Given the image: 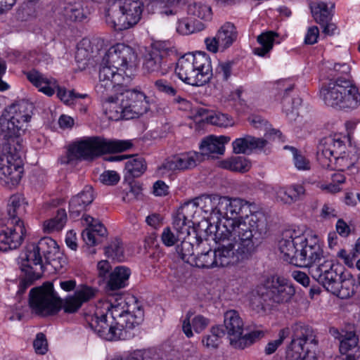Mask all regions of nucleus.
Masks as SVG:
<instances>
[{
  "mask_svg": "<svg viewBox=\"0 0 360 360\" xmlns=\"http://www.w3.org/2000/svg\"><path fill=\"white\" fill-rule=\"evenodd\" d=\"M215 232L253 251L267 233V222L262 212H250V204L241 198L221 196Z\"/></svg>",
  "mask_w": 360,
  "mask_h": 360,
  "instance_id": "nucleus-1",
  "label": "nucleus"
},
{
  "mask_svg": "<svg viewBox=\"0 0 360 360\" xmlns=\"http://www.w3.org/2000/svg\"><path fill=\"white\" fill-rule=\"evenodd\" d=\"M89 327L108 340L130 338L127 333L143 320V311L133 296L111 295L96 305L95 313L86 318Z\"/></svg>",
  "mask_w": 360,
  "mask_h": 360,
  "instance_id": "nucleus-2",
  "label": "nucleus"
},
{
  "mask_svg": "<svg viewBox=\"0 0 360 360\" xmlns=\"http://www.w3.org/2000/svg\"><path fill=\"white\" fill-rule=\"evenodd\" d=\"M33 109L31 103L22 100L10 105L0 117V172L12 185L20 182L23 168L20 153L11 146L10 140L25 131Z\"/></svg>",
  "mask_w": 360,
  "mask_h": 360,
  "instance_id": "nucleus-3",
  "label": "nucleus"
},
{
  "mask_svg": "<svg viewBox=\"0 0 360 360\" xmlns=\"http://www.w3.org/2000/svg\"><path fill=\"white\" fill-rule=\"evenodd\" d=\"M96 292L91 287L82 286L74 295L68 296L63 303V300L54 292L53 284L47 282L30 291L29 304L34 313L41 316L57 313L62 304L64 311L71 314L76 312L83 303L94 298Z\"/></svg>",
  "mask_w": 360,
  "mask_h": 360,
  "instance_id": "nucleus-4",
  "label": "nucleus"
},
{
  "mask_svg": "<svg viewBox=\"0 0 360 360\" xmlns=\"http://www.w3.org/2000/svg\"><path fill=\"white\" fill-rule=\"evenodd\" d=\"M43 257L47 264L56 260L65 262L59 246L51 238L44 237L37 243L28 245L20 256V269L25 273V278L20 283L22 290H25L34 281L41 278L43 273Z\"/></svg>",
  "mask_w": 360,
  "mask_h": 360,
  "instance_id": "nucleus-5",
  "label": "nucleus"
},
{
  "mask_svg": "<svg viewBox=\"0 0 360 360\" xmlns=\"http://www.w3.org/2000/svg\"><path fill=\"white\" fill-rule=\"evenodd\" d=\"M283 259L300 267L317 266L323 257V250L315 241H309L304 235H297L295 231H287L278 242Z\"/></svg>",
  "mask_w": 360,
  "mask_h": 360,
  "instance_id": "nucleus-6",
  "label": "nucleus"
},
{
  "mask_svg": "<svg viewBox=\"0 0 360 360\" xmlns=\"http://www.w3.org/2000/svg\"><path fill=\"white\" fill-rule=\"evenodd\" d=\"M214 240L217 244L215 249L195 256L192 265L202 269L235 265L248 259L255 252L217 232Z\"/></svg>",
  "mask_w": 360,
  "mask_h": 360,
  "instance_id": "nucleus-7",
  "label": "nucleus"
},
{
  "mask_svg": "<svg viewBox=\"0 0 360 360\" xmlns=\"http://www.w3.org/2000/svg\"><path fill=\"white\" fill-rule=\"evenodd\" d=\"M27 202L20 194L10 197L6 207V228L0 231V251L6 252L19 248L27 231L22 217L26 213Z\"/></svg>",
  "mask_w": 360,
  "mask_h": 360,
  "instance_id": "nucleus-8",
  "label": "nucleus"
},
{
  "mask_svg": "<svg viewBox=\"0 0 360 360\" xmlns=\"http://www.w3.org/2000/svg\"><path fill=\"white\" fill-rule=\"evenodd\" d=\"M131 146L130 141L87 137L70 146L67 155L61 158L60 162L61 164H70L76 160H92L104 153L123 152Z\"/></svg>",
  "mask_w": 360,
  "mask_h": 360,
  "instance_id": "nucleus-9",
  "label": "nucleus"
},
{
  "mask_svg": "<svg viewBox=\"0 0 360 360\" xmlns=\"http://www.w3.org/2000/svg\"><path fill=\"white\" fill-rule=\"evenodd\" d=\"M311 276L328 292L341 299L350 297L354 293V281L343 267L331 260H324L309 271Z\"/></svg>",
  "mask_w": 360,
  "mask_h": 360,
  "instance_id": "nucleus-10",
  "label": "nucleus"
},
{
  "mask_svg": "<svg viewBox=\"0 0 360 360\" xmlns=\"http://www.w3.org/2000/svg\"><path fill=\"white\" fill-rule=\"evenodd\" d=\"M175 72L188 84L202 86L210 81L212 75L210 58L204 52L186 53L179 59Z\"/></svg>",
  "mask_w": 360,
  "mask_h": 360,
  "instance_id": "nucleus-11",
  "label": "nucleus"
},
{
  "mask_svg": "<svg viewBox=\"0 0 360 360\" xmlns=\"http://www.w3.org/2000/svg\"><path fill=\"white\" fill-rule=\"evenodd\" d=\"M143 11L142 0H115L106 11L105 22L115 30H125L139 22Z\"/></svg>",
  "mask_w": 360,
  "mask_h": 360,
  "instance_id": "nucleus-12",
  "label": "nucleus"
},
{
  "mask_svg": "<svg viewBox=\"0 0 360 360\" xmlns=\"http://www.w3.org/2000/svg\"><path fill=\"white\" fill-rule=\"evenodd\" d=\"M224 327L231 345L236 349H243L264 336L262 330H254L243 335L244 323L238 311L229 310L224 313Z\"/></svg>",
  "mask_w": 360,
  "mask_h": 360,
  "instance_id": "nucleus-13",
  "label": "nucleus"
},
{
  "mask_svg": "<svg viewBox=\"0 0 360 360\" xmlns=\"http://www.w3.org/2000/svg\"><path fill=\"white\" fill-rule=\"evenodd\" d=\"M117 71L112 65L103 64L102 60L98 72L99 81L96 86V91L100 96L117 92L129 81V77H124Z\"/></svg>",
  "mask_w": 360,
  "mask_h": 360,
  "instance_id": "nucleus-14",
  "label": "nucleus"
},
{
  "mask_svg": "<svg viewBox=\"0 0 360 360\" xmlns=\"http://www.w3.org/2000/svg\"><path fill=\"white\" fill-rule=\"evenodd\" d=\"M27 79L44 94L51 96L57 89L58 97L65 103L69 104L75 98H84L85 95H76L73 91H67L65 89L58 86L56 80L53 78H47L45 75L32 70L27 73Z\"/></svg>",
  "mask_w": 360,
  "mask_h": 360,
  "instance_id": "nucleus-15",
  "label": "nucleus"
},
{
  "mask_svg": "<svg viewBox=\"0 0 360 360\" xmlns=\"http://www.w3.org/2000/svg\"><path fill=\"white\" fill-rule=\"evenodd\" d=\"M125 109V120L139 117L150 110L146 96L136 89H125L120 95Z\"/></svg>",
  "mask_w": 360,
  "mask_h": 360,
  "instance_id": "nucleus-16",
  "label": "nucleus"
},
{
  "mask_svg": "<svg viewBox=\"0 0 360 360\" xmlns=\"http://www.w3.org/2000/svg\"><path fill=\"white\" fill-rule=\"evenodd\" d=\"M135 59V52L130 46L117 44L108 50L102 60L103 64H109L116 70L122 71L127 69Z\"/></svg>",
  "mask_w": 360,
  "mask_h": 360,
  "instance_id": "nucleus-17",
  "label": "nucleus"
},
{
  "mask_svg": "<svg viewBox=\"0 0 360 360\" xmlns=\"http://www.w3.org/2000/svg\"><path fill=\"white\" fill-rule=\"evenodd\" d=\"M292 332V340L288 349L296 352H306L309 350L305 347L306 345H316L317 340L314 330L311 327L303 323H296L291 326L290 332Z\"/></svg>",
  "mask_w": 360,
  "mask_h": 360,
  "instance_id": "nucleus-18",
  "label": "nucleus"
},
{
  "mask_svg": "<svg viewBox=\"0 0 360 360\" xmlns=\"http://www.w3.org/2000/svg\"><path fill=\"white\" fill-rule=\"evenodd\" d=\"M335 136L323 138L318 146L317 160L323 168L333 169V162H343L346 158L341 155V151L335 150Z\"/></svg>",
  "mask_w": 360,
  "mask_h": 360,
  "instance_id": "nucleus-19",
  "label": "nucleus"
},
{
  "mask_svg": "<svg viewBox=\"0 0 360 360\" xmlns=\"http://www.w3.org/2000/svg\"><path fill=\"white\" fill-rule=\"evenodd\" d=\"M58 15L63 16L65 21L82 22L89 14L86 3L82 0L74 1H58V8L55 10Z\"/></svg>",
  "mask_w": 360,
  "mask_h": 360,
  "instance_id": "nucleus-20",
  "label": "nucleus"
},
{
  "mask_svg": "<svg viewBox=\"0 0 360 360\" xmlns=\"http://www.w3.org/2000/svg\"><path fill=\"white\" fill-rule=\"evenodd\" d=\"M344 90L342 86V77L330 79L320 89V96L328 106L342 109L341 93Z\"/></svg>",
  "mask_w": 360,
  "mask_h": 360,
  "instance_id": "nucleus-21",
  "label": "nucleus"
},
{
  "mask_svg": "<svg viewBox=\"0 0 360 360\" xmlns=\"http://www.w3.org/2000/svg\"><path fill=\"white\" fill-rule=\"evenodd\" d=\"M295 293V289L293 285L282 277L273 279L267 292L269 298L276 303L290 301Z\"/></svg>",
  "mask_w": 360,
  "mask_h": 360,
  "instance_id": "nucleus-22",
  "label": "nucleus"
},
{
  "mask_svg": "<svg viewBox=\"0 0 360 360\" xmlns=\"http://www.w3.org/2000/svg\"><path fill=\"white\" fill-rule=\"evenodd\" d=\"M221 196L218 195H202L193 200L186 202L191 212H195L197 207H200L205 213L210 214L212 219H218V207L221 202Z\"/></svg>",
  "mask_w": 360,
  "mask_h": 360,
  "instance_id": "nucleus-23",
  "label": "nucleus"
},
{
  "mask_svg": "<svg viewBox=\"0 0 360 360\" xmlns=\"http://www.w3.org/2000/svg\"><path fill=\"white\" fill-rule=\"evenodd\" d=\"M230 141V137L226 136H210L203 139L200 143V154L202 155V161L204 156L214 158L218 155H223L225 150V144Z\"/></svg>",
  "mask_w": 360,
  "mask_h": 360,
  "instance_id": "nucleus-24",
  "label": "nucleus"
},
{
  "mask_svg": "<svg viewBox=\"0 0 360 360\" xmlns=\"http://www.w3.org/2000/svg\"><path fill=\"white\" fill-rule=\"evenodd\" d=\"M94 199L92 186H85L83 190L74 195L69 202V211L71 216L78 217L86 207L91 205Z\"/></svg>",
  "mask_w": 360,
  "mask_h": 360,
  "instance_id": "nucleus-25",
  "label": "nucleus"
},
{
  "mask_svg": "<svg viewBox=\"0 0 360 360\" xmlns=\"http://www.w3.org/2000/svg\"><path fill=\"white\" fill-rule=\"evenodd\" d=\"M342 109L354 110L360 105V93L349 78L342 77Z\"/></svg>",
  "mask_w": 360,
  "mask_h": 360,
  "instance_id": "nucleus-26",
  "label": "nucleus"
},
{
  "mask_svg": "<svg viewBox=\"0 0 360 360\" xmlns=\"http://www.w3.org/2000/svg\"><path fill=\"white\" fill-rule=\"evenodd\" d=\"M165 53L160 50L154 49L148 51L144 57L143 69L149 73L160 72L164 75L166 72Z\"/></svg>",
  "mask_w": 360,
  "mask_h": 360,
  "instance_id": "nucleus-27",
  "label": "nucleus"
},
{
  "mask_svg": "<svg viewBox=\"0 0 360 360\" xmlns=\"http://www.w3.org/2000/svg\"><path fill=\"white\" fill-rule=\"evenodd\" d=\"M112 93L104 96H100L103 101V108L108 118L113 120L125 119V109L123 108V102L120 97H113Z\"/></svg>",
  "mask_w": 360,
  "mask_h": 360,
  "instance_id": "nucleus-28",
  "label": "nucleus"
},
{
  "mask_svg": "<svg viewBox=\"0 0 360 360\" xmlns=\"http://www.w3.org/2000/svg\"><path fill=\"white\" fill-rule=\"evenodd\" d=\"M188 205L184 203L178 210L173 219V227L181 236L189 235V228L191 226V218L193 212L189 210Z\"/></svg>",
  "mask_w": 360,
  "mask_h": 360,
  "instance_id": "nucleus-29",
  "label": "nucleus"
},
{
  "mask_svg": "<svg viewBox=\"0 0 360 360\" xmlns=\"http://www.w3.org/2000/svg\"><path fill=\"white\" fill-rule=\"evenodd\" d=\"M304 193L305 189L301 184L280 187L276 191L277 200L285 204H292L300 200Z\"/></svg>",
  "mask_w": 360,
  "mask_h": 360,
  "instance_id": "nucleus-30",
  "label": "nucleus"
},
{
  "mask_svg": "<svg viewBox=\"0 0 360 360\" xmlns=\"http://www.w3.org/2000/svg\"><path fill=\"white\" fill-rule=\"evenodd\" d=\"M130 276L129 269L124 266H117L110 272V278L106 283L108 290H116L124 288Z\"/></svg>",
  "mask_w": 360,
  "mask_h": 360,
  "instance_id": "nucleus-31",
  "label": "nucleus"
},
{
  "mask_svg": "<svg viewBox=\"0 0 360 360\" xmlns=\"http://www.w3.org/2000/svg\"><path fill=\"white\" fill-rule=\"evenodd\" d=\"M238 37V32L233 24L231 22L224 23L217 33V39L219 41L221 51H224L229 48Z\"/></svg>",
  "mask_w": 360,
  "mask_h": 360,
  "instance_id": "nucleus-32",
  "label": "nucleus"
},
{
  "mask_svg": "<svg viewBox=\"0 0 360 360\" xmlns=\"http://www.w3.org/2000/svg\"><path fill=\"white\" fill-rule=\"evenodd\" d=\"M146 169V164L143 158L136 157L128 160L125 164L124 179L133 180L141 176Z\"/></svg>",
  "mask_w": 360,
  "mask_h": 360,
  "instance_id": "nucleus-33",
  "label": "nucleus"
},
{
  "mask_svg": "<svg viewBox=\"0 0 360 360\" xmlns=\"http://www.w3.org/2000/svg\"><path fill=\"white\" fill-rule=\"evenodd\" d=\"M276 37H278V34L274 32L270 31L262 33L257 39L259 46L254 48L253 53L259 56H265L273 49Z\"/></svg>",
  "mask_w": 360,
  "mask_h": 360,
  "instance_id": "nucleus-34",
  "label": "nucleus"
},
{
  "mask_svg": "<svg viewBox=\"0 0 360 360\" xmlns=\"http://www.w3.org/2000/svg\"><path fill=\"white\" fill-rule=\"evenodd\" d=\"M220 167L233 172H246L251 167L250 162L243 156H233L220 162Z\"/></svg>",
  "mask_w": 360,
  "mask_h": 360,
  "instance_id": "nucleus-35",
  "label": "nucleus"
},
{
  "mask_svg": "<svg viewBox=\"0 0 360 360\" xmlns=\"http://www.w3.org/2000/svg\"><path fill=\"white\" fill-rule=\"evenodd\" d=\"M285 82L281 81L278 83L279 89L284 91V98L283 99V110L285 112L286 115H289L290 113H292L294 110L297 108L302 103V99L300 97H295L290 98L286 95L289 91L293 89L292 85H288L285 86Z\"/></svg>",
  "mask_w": 360,
  "mask_h": 360,
  "instance_id": "nucleus-36",
  "label": "nucleus"
},
{
  "mask_svg": "<svg viewBox=\"0 0 360 360\" xmlns=\"http://www.w3.org/2000/svg\"><path fill=\"white\" fill-rule=\"evenodd\" d=\"M187 12L188 15L205 21L210 20L212 16L211 7L201 1L191 3Z\"/></svg>",
  "mask_w": 360,
  "mask_h": 360,
  "instance_id": "nucleus-37",
  "label": "nucleus"
},
{
  "mask_svg": "<svg viewBox=\"0 0 360 360\" xmlns=\"http://www.w3.org/2000/svg\"><path fill=\"white\" fill-rule=\"evenodd\" d=\"M311 13L316 22L319 24H326L331 20V11L328 4L324 1L314 4L311 7Z\"/></svg>",
  "mask_w": 360,
  "mask_h": 360,
  "instance_id": "nucleus-38",
  "label": "nucleus"
},
{
  "mask_svg": "<svg viewBox=\"0 0 360 360\" xmlns=\"http://www.w3.org/2000/svg\"><path fill=\"white\" fill-rule=\"evenodd\" d=\"M67 221V214L65 210H58L56 217L44 223V230L46 233L60 231Z\"/></svg>",
  "mask_w": 360,
  "mask_h": 360,
  "instance_id": "nucleus-39",
  "label": "nucleus"
},
{
  "mask_svg": "<svg viewBox=\"0 0 360 360\" xmlns=\"http://www.w3.org/2000/svg\"><path fill=\"white\" fill-rule=\"evenodd\" d=\"M225 335L223 326H213L210 330V334L205 335L202 340L204 346L207 348L216 349L220 343V338Z\"/></svg>",
  "mask_w": 360,
  "mask_h": 360,
  "instance_id": "nucleus-40",
  "label": "nucleus"
},
{
  "mask_svg": "<svg viewBox=\"0 0 360 360\" xmlns=\"http://www.w3.org/2000/svg\"><path fill=\"white\" fill-rule=\"evenodd\" d=\"M205 24L200 22H191L190 20L183 18L178 20L176 31L183 35H187L205 29Z\"/></svg>",
  "mask_w": 360,
  "mask_h": 360,
  "instance_id": "nucleus-41",
  "label": "nucleus"
},
{
  "mask_svg": "<svg viewBox=\"0 0 360 360\" xmlns=\"http://www.w3.org/2000/svg\"><path fill=\"white\" fill-rule=\"evenodd\" d=\"M359 338L354 332L346 333L340 342V352L342 354H353V349L358 346Z\"/></svg>",
  "mask_w": 360,
  "mask_h": 360,
  "instance_id": "nucleus-42",
  "label": "nucleus"
},
{
  "mask_svg": "<svg viewBox=\"0 0 360 360\" xmlns=\"http://www.w3.org/2000/svg\"><path fill=\"white\" fill-rule=\"evenodd\" d=\"M177 155L184 171L191 169L202 162V155L198 152L190 151Z\"/></svg>",
  "mask_w": 360,
  "mask_h": 360,
  "instance_id": "nucleus-43",
  "label": "nucleus"
},
{
  "mask_svg": "<svg viewBox=\"0 0 360 360\" xmlns=\"http://www.w3.org/2000/svg\"><path fill=\"white\" fill-rule=\"evenodd\" d=\"M105 254L112 260L122 262L124 259V248L122 243L119 239H115L105 248Z\"/></svg>",
  "mask_w": 360,
  "mask_h": 360,
  "instance_id": "nucleus-44",
  "label": "nucleus"
},
{
  "mask_svg": "<svg viewBox=\"0 0 360 360\" xmlns=\"http://www.w3.org/2000/svg\"><path fill=\"white\" fill-rule=\"evenodd\" d=\"M183 239L181 243L176 247V252L184 262L191 264L195 257L193 255V245L184 238Z\"/></svg>",
  "mask_w": 360,
  "mask_h": 360,
  "instance_id": "nucleus-45",
  "label": "nucleus"
},
{
  "mask_svg": "<svg viewBox=\"0 0 360 360\" xmlns=\"http://www.w3.org/2000/svg\"><path fill=\"white\" fill-rule=\"evenodd\" d=\"M129 183L127 187L122 193V198L124 202H130L135 199H137L141 194L142 188L140 185L136 183Z\"/></svg>",
  "mask_w": 360,
  "mask_h": 360,
  "instance_id": "nucleus-46",
  "label": "nucleus"
},
{
  "mask_svg": "<svg viewBox=\"0 0 360 360\" xmlns=\"http://www.w3.org/2000/svg\"><path fill=\"white\" fill-rule=\"evenodd\" d=\"M285 149H290L293 155V161L295 167L299 170L310 169L309 161L302 154L299 153L297 150L292 146H285Z\"/></svg>",
  "mask_w": 360,
  "mask_h": 360,
  "instance_id": "nucleus-47",
  "label": "nucleus"
},
{
  "mask_svg": "<svg viewBox=\"0 0 360 360\" xmlns=\"http://www.w3.org/2000/svg\"><path fill=\"white\" fill-rule=\"evenodd\" d=\"M160 171H167L172 172H182L180 160L177 155L167 158L162 165L159 167Z\"/></svg>",
  "mask_w": 360,
  "mask_h": 360,
  "instance_id": "nucleus-48",
  "label": "nucleus"
},
{
  "mask_svg": "<svg viewBox=\"0 0 360 360\" xmlns=\"http://www.w3.org/2000/svg\"><path fill=\"white\" fill-rule=\"evenodd\" d=\"M290 328H285L280 330L278 333V339L269 342L264 349L266 354H271L274 353L277 348L283 343V340L289 335Z\"/></svg>",
  "mask_w": 360,
  "mask_h": 360,
  "instance_id": "nucleus-49",
  "label": "nucleus"
},
{
  "mask_svg": "<svg viewBox=\"0 0 360 360\" xmlns=\"http://www.w3.org/2000/svg\"><path fill=\"white\" fill-rule=\"evenodd\" d=\"M184 238L179 233L175 234L170 229V227H165L161 234V240L162 243L167 247H171L176 244L179 240Z\"/></svg>",
  "mask_w": 360,
  "mask_h": 360,
  "instance_id": "nucleus-50",
  "label": "nucleus"
},
{
  "mask_svg": "<svg viewBox=\"0 0 360 360\" xmlns=\"http://www.w3.org/2000/svg\"><path fill=\"white\" fill-rule=\"evenodd\" d=\"M184 1L185 0H160L161 4H165L163 6H160L161 10L160 13L167 16L174 15L177 14L179 11L177 5L181 1Z\"/></svg>",
  "mask_w": 360,
  "mask_h": 360,
  "instance_id": "nucleus-51",
  "label": "nucleus"
},
{
  "mask_svg": "<svg viewBox=\"0 0 360 360\" xmlns=\"http://www.w3.org/2000/svg\"><path fill=\"white\" fill-rule=\"evenodd\" d=\"M154 86L159 92L169 96H174L177 92L176 87L167 79H158L154 82Z\"/></svg>",
  "mask_w": 360,
  "mask_h": 360,
  "instance_id": "nucleus-52",
  "label": "nucleus"
},
{
  "mask_svg": "<svg viewBox=\"0 0 360 360\" xmlns=\"http://www.w3.org/2000/svg\"><path fill=\"white\" fill-rule=\"evenodd\" d=\"M207 119L212 124L221 127H227L233 124L232 120L229 118L228 115L221 112L210 115Z\"/></svg>",
  "mask_w": 360,
  "mask_h": 360,
  "instance_id": "nucleus-53",
  "label": "nucleus"
},
{
  "mask_svg": "<svg viewBox=\"0 0 360 360\" xmlns=\"http://www.w3.org/2000/svg\"><path fill=\"white\" fill-rule=\"evenodd\" d=\"M33 347L37 354H45L48 351V342L44 333H39L36 335L33 342Z\"/></svg>",
  "mask_w": 360,
  "mask_h": 360,
  "instance_id": "nucleus-54",
  "label": "nucleus"
},
{
  "mask_svg": "<svg viewBox=\"0 0 360 360\" xmlns=\"http://www.w3.org/2000/svg\"><path fill=\"white\" fill-rule=\"evenodd\" d=\"M111 266L107 260H101L97 264L98 283L107 282L110 278Z\"/></svg>",
  "mask_w": 360,
  "mask_h": 360,
  "instance_id": "nucleus-55",
  "label": "nucleus"
},
{
  "mask_svg": "<svg viewBox=\"0 0 360 360\" xmlns=\"http://www.w3.org/2000/svg\"><path fill=\"white\" fill-rule=\"evenodd\" d=\"M233 150L236 154L246 153L250 150L248 136L236 139L233 143Z\"/></svg>",
  "mask_w": 360,
  "mask_h": 360,
  "instance_id": "nucleus-56",
  "label": "nucleus"
},
{
  "mask_svg": "<svg viewBox=\"0 0 360 360\" xmlns=\"http://www.w3.org/2000/svg\"><path fill=\"white\" fill-rule=\"evenodd\" d=\"M191 328H193L195 332L200 333L207 327L210 321L202 315H197L191 320Z\"/></svg>",
  "mask_w": 360,
  "mask_h": 360,
  "instance_id": "nucleus-57",
  "label": "nucleus"
},
{
  "mask_svg": "<svg viewBox=\"0 0 360 360\" xmlns=\"http://www.w3.org/2000/svg\"><path fill=\"white\" fill-rule=\"evenodd\" d=\"M232 65L230 61L219 63L216 68V74L223 80H227L231 75Z\"/></svg>",
  "mask_w": 360,
  "mask_h": 360,
  "instance_id": "nucleus-58",
  "label": "nucleus"
},
{
  "mask_svg": "<svg viewBox=\"0 0 360 360\" xmlns=\"http://www.w3.org/2000/svg\"><path fill=\"white\" fill-rule=\"evenodd\" d=\"M100 180L104 184L114 185L119 181L120 176L115 171H105L100 176Z\"/></svg>",
  "mask_w": 360,
  "mask_h": 360,
  "instance_id": "nucleus-59",
  "label": "nucleus"
},
{
  "mask_svg": "<svg viewBox=\"0 0 360 360\" xmlns=\"http://www.w3.org/2000/svg\"><path fill=\"white\" fill-rule=\"evenodd\" d=\"M82 238L86 245L90 246L96 245L97 243H101L99 238L92 231L91 229L86 228L82 232Z\"/></svg>",
  "mask_w": 360,
  "mask_h": 360,
  "instance_id": "nucleus-60",
  "label": "nucleus"
},
{
  "mask_svg": "<svg viewBox=\"0 0 360 360\" xmlns=\"http://www.w3.org/2000/svg\"><path fill=\"white\" fill-rule=\"evenodd\" d=\"M250 150H262L267 144L268 141L265 138H256L255 136H248Z\"/></svg>",
  "mask_w": 360,
  "mask_h": 360,
  "instance_id": "nucleus-61",
  "label": "nucleus"
},
{
  "mask_svg": "<svg viewBox=\"0 0 360 360\" xmlns=\"http://www.w3.org/2000/svg\"><path fill=\"white\" fill-rule=\"evenodd\" d=\"M319 31L316 26L310 27L304 38V42L307 44H314L317 42Z\"/></svg>",
  "mask_w": 360,
  "mask_h": 360,
  "instance_id": "nucleus-62",
  "label": "nucleus"
},
{
  "mask_svg": "<svg viewBox=\"0 0 360 360\" xmlns=\"http://www.w3.org/2000/svg\"><path fill=\"white\" fill-rule=\"evenodd\" d=\"M153 188V193L157 196H165L169 193V186L163 181H157Z\"/></svg>",
  "mask_w": 360,
  "mask_h": 360,
  "instance_id": "nucleus-63",
  "label": "nucleus"
},
{
  "mask_svg": "<svg viewBox=\"0 0 360 360\" xmlns=\"http://www.w3.org/2000/svg\"><path fill=\"white\" fill-rule=\"evenodd\" d=\"M193 313L191 311H188L186 313V317L183 321L182 323V330L184 334L187 338H191L193 335V331L191 330V318L193 316Z\"/></svg>",
  "mask_w": 360,
  "mask_h": 360,
  "instance_id": "nucleus-64",
  "label": "nucleus"
}]
</instances>
